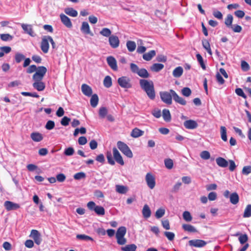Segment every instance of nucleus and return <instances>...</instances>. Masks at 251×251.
<instances>
[{
    "label": "nucleus",
    "mask_w": 251,
    "mask_h": 251,
    "mask_svg": "<svg viewBox=\"0 0 251 251\" xmlns=\"http://www.w3.org/2000/svg\"><path fill=\"white\" fill-rule=\"evenodd\" d=\"M165 167L168 169H171L173 167V161L171 159H166L164 160Z\"/></svg>",
    "instance_id": "obj_51"
},
{
    "label": "nucleus",
    "mask_w": 251,
    "mask_h": 251,
    "mask_svg": "<svg viewBox=\"0 0 251 251\" xmlns=\"http://www.w3.org/2000/svg\"><path fill=\"white\" fill-rule=\"evenodd\" d=\"M55 126V123L53 121L50 120L47 122L45 126V128L48 130L52 129Z\"/></svg>",
    "instance_id": "obj_59"
},
{
    "label": "nucleus",
    "mask_w": 251,
    "mask_h": 251,
    "mask_svg": "<svg viewBox=\"0 0 251 251\" xmlns=\"http://www.w3.org/2000/svg\"><path fill=\"white\" fill-rule=\"evenodd\" d=\"M140 87L147 94L148 97L151 100L155 98V92L152 81L146 79H141L139 80Z\"/></svg>",
    "instance_id": "obj_1"
},
{
    "label": "nucleus",
    "mask_w": 251,
    "mask_h": 251,
    "mask_svg": "<svg viewBox=\"0 0 251 251\" xmlns=\"http://www.w3.org/2000/svg\"><path fill=\"white\" fill-rule=\"evenodd\" d=\"M184 126L187 129H193L197 128L198 126L197 123L192 120H186L184 122Z\"/></svg>",
    "instance_id": "obj_18"
},
{
    "label": "nucleus",
    "mask_w": 251,
    "mask_h": 251,
    "mask_svg": "<svg viewBox=\"0 0 251 251\" xmlns=\"http://www.w3.org/2000/svg\"><path fill=\"white\" fill-rule=\"evenodd\" d=\"M81 31L84 34H89L93 36V33L91 32L88 23L86 22H83L80 28Z\"/></svg>",
    "instance_id": "obj_17"
},
{
    "label": "nucleus",
    "mask_w": 251,
    "mask_h": 251,
    "mask_svg": "<svg viewBox=\"0 0 251 251\" xmlns=\"http://www.w3.org/2000/svg\"><path fill=\"white\" fill-rule=\"evenodd\" d=\"M130 67L131 72L137 74L140 77L146 78L150 76V75L146 69L144 68L139 69L138 66L134 63H131Z\"/></svg>",
    "instance_id": "obj_2"
},
{
    "label": "nucleus",
    "mask_w": 251,
    "mask_h": 251,
    "mask_svg": "<svg viewBox=\"0 0 251 251\" xmlns=\"http://www.w3.org/2000/svg\"><path fill=\"white\" fill-rule=\"evenodd\" d=\"M47 69L45 67H38L35 73L32 76L33 80L34 81L42 80L46 73H47Z\"/></svg>",
    "instance_id": "obj_4"
},
{
    "label": "nucleus",
    "mask_w": 251,
    "mask_h": 251,
    "mask_svg": "<svg viewBox=\"0 0 251 251\" xmlns=\"http://www.w3.org/2000/svg\"><path fill=\"white\" fill-rule=\"evenodd\" d=\"M48 38H49V36H44L42 38V41L41 42V49L42 51L45 53H48L49 50L50 40Z\"/></svg>",
    "instance_id": "obj_9"
},
{
    "label": "nucleus",
    "mask_w": 251,
    "mask_h": 251,
    "mask_svg": "<svg viewBox=\"0 0 251 251\" xmlns=\"http://www.w3.org/2000/svg\"><path fill=\"white\" fill-rule=\"evenodd\" d=\"M32 85L35 89L39 91H43L45 88V84L42 80L34 81Z\"/></svg>",
    "instance_id": "obj_23"
},
{
    "label": "nucleus",
    "mask_w": 251,
    "mask_h": 251,
    "mask_svg": "<svg viewBox=\"0 0 251 251\" xmlns=\"http://www.w3.org/2000/svg\"><path fill=\"white\" fill-rule=\"evenodd\" d=\"M248 240V237L246 234H242L239 237V241L241 244H245Z\"/></svg>",
    "instance_id": "obj_54"
},
{
    "label": "nucleus",
    "mask_w": 251,
    "mask_h": 251,
    "mask_svg": "<svg viewBox=\"0 0 251 251\" xmlns=\"http://www.w3.org/2000/svg\"><path fill=\"white\" fill-rule=\"evenodd\" d=\"M111 31L108 28H103L100 32V34L106 37L111 36Z\"/></svg>",
    "instance_id": "obj_43"
},
{
    "label": "nucleus",
    "mask_w": 251,
    "mask_h": 251,
    "mask_svg": "<svg viewBox=\"0 0 251 251\" xmlns=\"http://www.w3.org/2000/svg\"><path fill=\"white\" fill-rule=\"evenodd\" d=\"M156 54V52L154 50H151L149 52L143 54V58L146 61H150L153 57Z\"/></svg>",
    "instance_id": "obj_27"
},
{
    "label": "nucleus",
    "mask_w": 251,
    "mask_h": 251,
    "mask_svg": "<svg viewBox=\"0 0 251 251\" xmlns=\"http://www.w3.org/2000/svg\"><path fill=\"white\" fill-rule=\"evenodd\" d=\"M21 26L25 33L32 37H34L35 34L33 31L32 25H30L22 24Z\"/></svg>",
    "instance_id": "obj_20"
},
{
    "label": "nucleus",
    "mask_w": 251,
    "mask_h": 251,
    "mask_svg": "<svg viewBox=\"0 0 251 251\" xmlns=\"http://www.w3.org/2000/svg\"><path fill=\"white\" fill-rule=\"evenodd\" d=\"M162 116L166 122H170L171 120V114L168 109H164L163 110Z\"/></svg>",
    "instance_id": "obj_34"
},
{
    "label": "nucleus",
    "mask_w": 251,
    "mask_h": 251,
    "mask_svg": "<svg viewBox=\"0 0 251 251\" xmlns=\"http://www.w3.org/2000/svg\"><path fill=\"white\" fill-rule=\"evenodd\" d=\"M75 150L72 147H69L66 149L64 151V153L66 156H71L74 154Z\"/></svg>",
    "instance_id": "obj_56"
},
{
    "label": "nucleus",
    "mask_w": 251,
    "mask_h": 251,
    "mask_svg": "<svg viewBox=\"0 0 251 251\" xmlns=\"http://www.w3.org/2000/svg\"><path fill=\"white\" fill-rule=\"evenodd\" d=\"M30 137L33 141L36 142H40L43 139L42 134L38 132L31 133L30 134Z\"/></svg>",
    "instance_id": "obj_24"
},
{
    "label": "nucleus",
    "mask_w": 251,
    "mask_h": 251,
    "mask_svg": "<svg viewBox=\"0 0 251 251\" xmlns=\"http://www.w3.org/2000/svg\"><path fill=\"white\" fill-rule=\"evenodd\" d=\"M126 229L125 226L120 227L116 233V237L118 244L123 245L126 243V239L124 237Z\"/></svg>",
    "instance_id": "obj_3"
},
{
    "label": "nucleus",
    "mask_w": 251,
    "mask_h": 251,
    "mask_svg": "<svg viewBox=\"0 0 251 251\" xmlns=\"http://www.w3.org/2000/svg\"><path fill=\"white\" fill-rule=\"evenodd\" d=\"M116 191L120 194H126L127 191V188L124 185H117L116 186Z\"/></svg>",
    "instance_id": "obj_39"
},
{
    "label": "nucleus",
    "mask_w": 251,
    "mask_h": 251,
    "mask_svg": "<svg viewBox=\"0 0 251 251\" xmlns=\"http://www.w3.org/2000/svg\"><path fill=\"white\" fill-rule=\"evenodd\" d=\"M71 119L65 116L61 120L60 123L63 126H67L69 125Z\"/></svg>",
    "instance_id": "obj_63"
},
{
    "label": "nucleus",
    "mask_w": 251,
    "mask_h": 251,
    "mask_svg": "<svg viewBox=\"0 0 251 251\" xmlns=\"http://www.w3.org/2000/svg\"><path fill=\"white\" fill-rule=\"evenodd\" d=\"M196 57H197L198 61L199 62V63L201 65V68L203 70H205V68H206V67H205V64L204 63V62H203V58H202V56H201V55L200 54H199V53L197 54Z\"/></svg>",
    "instance_id": "obj_52"
},
{
    "label": "nucleus",
    "mask_w": 251,
    "mask_h": 251,
    "mask_svg": "<svg viewBox=\"0 0 251 251\" xmlns=\"http://www.w3.org/2000/svg\"><path fill=\"white\" fill-rule=\"evenodd\" d=\"M144 134V131L137 128L133 129L131 133V136L134 138H138Z\"/></svg>",
    "instance_id": "obj_32"
},
{
    "label": "nucleus",
    "mask_w": 251,
    "mask_h": 251,
    "mask_svg": "<svg viewBox=\"0 0 251 251\" xmlns=\"http://www.w3.org/2000/svg\"><path fill=\"white\" fill-rule=\"evenodd\" d=\"M251 216V204H249L246 207L243 217L245 218H248Z\"/></svg>",
    "instance_id": "obj_47"
},
{
    "label": "nucleus",
    "mask_w": 251,
    "mask_h": 251,
    "mask_svg": "<svg viewBox=\"0 0 251 251\" xmlns=\"http://www.w3.org/2000/svg\"><path fill=\"white\" fill-rule=\"evenodd\" d=\"M109 43L110 46L114 49L118 48L120 44V40L119 38L116 36L112 35L109 37Z\"/></svg>",
    "instance_id": "obj_15"
},
{
    "label": "nucleus",
    "mask_w": 251,
    "mask_h": 251,
    "mask_svg": "<svg viewBox=\"0 0 251 251\" xmlns=\"http://www.w3.org/2000/svg\"><path fill=\"white\" fill-rule=\"evenodd\" d=\"M182 94L185 97H189L191 95L192 91L188 87H184L181 90Z\"/></svg>",
    "instance_id": "obj_53"
},
{
    "label": "nucleus",
    "mask_w": 251,
    "mask_h": 251,
    "mask_svg": "<svg viewBox=\"0 0 251 251\" xmlns=\"http://www.w3.org/2000/svg\"><path fill=\"white\" fill-rule=\"evenodd\" d=\"M170 92L171 93L173 99L175 102L182 105H185L186 104V101L184 99L179 97L174 90L171 89Z\"/></svg>",
    "instance_id": "obj_12"
},
{
    "label": "nucleus",
    "mask_w": 251,
    "mask_h": 251,
    "mask_svg": "<svg viewBox=\"0 0 251 251\" xmlns=\"http://www.w3.org/2000/svg\"><path fill=\"white\" fill-rule=\"evenodd\" d=\"M85 177L86 174L83 172L77 173L74 176V179L76 180H79L82 178H84Z\"/></svg>",
    "instance_id": "obj_58"
},
{
    "label": "nucleus",
    "mask_w": 251,
    "mask_h": 251,
    "mask_svg": "<svg viewBox=\"0 0 251 251\" xmlns=\"http://www.w3.org/2000/svg\"><path fill=\"white\" fill-rule=\"evenodd\" d=\"M165 213V210L164 208H160L157 209L155 212V216L157 219H160L162 217Z\"/></svg>",
    "instance_id": "obj_45"
},
{
    "label": "nucleus",
    "mask_w": 251,
    "mask_h": 251,
    "mask_svg": "<svg viewBox=\"0 0 251 251\" xmlns=\"http://www.w3.org/2000/svg\"><path fill=\"white\" fill-rule=\"evenodd\" d=\"M183 218L186 222H190L192 220V217L189 211H185L183 213Z\"/></svg>",
    "instance_id": "obj_48"
},
{
    "label": "nucleus",
    "mask_w": 251,
    "mask_h": 251,
    "mask_svg": "<svg viewBox=\"0 0 251 251\" xmlns=\"http://www.w3.org/2000/svg\"><path fill=\"white\" fill-rule=\"evenodd\" d=\"M81 91L84 95L88 97L91 96L93 93L92 88L86 84L81 85Z\"/></svg>",
    "instance_id": "obj_22"
},
{
    "label": "nucleus",
    "mask_w": 251,
    "mask_h": 251,
    "mask_svg": "<svg viewBox=\"0 0 251 251\" xmlns=\"http://www.w3.org/2000/svg\"><path fill=\"white\" fill-rule=\"evenodd\" d=\"M29 237L34 240V242L39 245L42 242V238L40 233L36 229H32Z\"/></svg>",
    "instance_id": "obj_10"
},
{
    "label": "nucleus",
    "mask_w": 251,
    "mask_h": 251,
    "mask_svg": "<svg viewBox=\"0 0 251 251\" xmlns=\"http://www.w3.org/2000/svg\"><path fill=\"white\" fill-rule=\"evenodd\" d=\"M164 66L160 63H154L151 67V70L155 72H158L163 69Z\"/></svg>",
    "instance_id": "obj_31"
},
{
    "label": "nucleus",
    "mask_w": 251,
    "mask_h": 251,
    "mask_svg": "<svg viewBox=\"0 0 251 251\" xmlns=\"http://www.w3.org/2000/svg\"><path fill=\"white\" fill-rule=\"evenodd\" d=\"M112 79L111 77L107 75L105 77L103 80V85L106 88H109L112 86Z\"/></svg>",
    "instance_id": "obj_40"
},
{
    "label": "nucleus",
    "mask_w": 251,
    "mask_h": 251,
    "mask_svg": "<svg viewBox=\"0 0 251 251\" xmlns=\"http://www.w3.org/2000/svg\"><path fill=\"white\" fill-rule=\"evenodd\" d=\"M117 147L118 149L122 151V152L127 157H132V152L126 144L122 141H118L117 142Z\"/></svg>",
    "instance_id": "obj_5"
},
{
    "label": "nucleus",
    "mask_w": 251,
    "mask_h": 251,
    "mask_svg": "<svg viewBox=\"0 0 251 251\" xmlns=\"http://www.w3.org/2000/svg\"><path fill=\"white\" fill-rule=\"evenodd\" d=\"M220 132L221 135V138L224 141H226L227 136H226V129L225 126H221L220 127Z\"/></svg>",
    "instance_id": "obj_42"
},
{
    "label": "nucleus",
    "mask_w": 251,
    "mask_h": 251,
    "mask_svg": "<svg viewBox=\"0 0 251 251\" xmlns=\"http://www.w3.org/2000/svg\"><path fill=\"white\" fill-rule=\"evenodd\" d=\"M207 243L202 240L194 239L189 241V245L190 246L196 248H202L206 245Z\"/></svg>",
    "instance_id": "obj_13"
},
{
    "label": "nucleus",
    "mask_w": 251,
    "mask_h": 251,
    "mask_svg": "<svg viewBox=\"0 0 251 251\" xmlns=\"http://www.w3.org/2000/svg\"><path fill=\"white\" fill-rule=\"evenodd\" d=\"M119 85L122 88H130L132 85L130 83V79L126 76H122L118 79Z\"/></svg>",
    "instance_id": "obj_7"
},
{
    "label": "nucleus",
    "mask_w": 251,
    "mask_h": 251,
    "mask_svg": "<svg viewBox=\"0 0 251 251\" xmlns=\"http://www.w3.org/2000/svg\"><path fill=\"white\" fill-rule=\"evenodd\" d=\"M202 44L203 47L207 50V52L211 55L212 54V52L209 42L206 39L203 40L202 41Z\"/></svg>",
    "instance_id": "obj_36"
},
{
    "label": "nucleus",
    "mask_w": 251,
    "mask_h": 251,
    "mask_svg": "<svg viewBox=\"0 0 251 251\" xmlns=\"http://www.w3.org/2000/svg\"><path fill=\"white\" fill-rule=\"evenodd\" d=\"M183 73V69L181 67H176L173 72V75L175 77H180Z\"/></svg>",
    "instance_id": "obj_37"
},
{
    "label": "nucleus",
    "mask_w": 251,
    "mask_h": 251,
    "mask_svg": "<svg viewBox=\"0 0 251 251\" xmlns=\"http://www.w3.org/2000/svg\"><path fill=\"white\" fill-rule=\"evenodd\" d=\"M142 214L145 218H148L151 215V209L147 204H145L142 209Z\"/></svg>",
    "instance_id": "obj_26"
},
{
    "label": "nucleus",
    "mask_w": 251,
    "mask_h": 251,
    "mask_svg": "<svg viewBox=\"0 0 251 251\" xmlns=\"http://www.w3.org/2000/svg\"><path fill=\"white\" fill-rule=\"evenodd\" d=\"M136 43L134 41H128L126 42V47L130 52L133 51L136 49Z\"/></svg>",
    "instance_id": "obj_38"
},
{
    "label": "nucleus",
    "mask_w": 251,
    "mask_h": 251,
    "mask_svg": "<svg viewBox=\"0 0 251 251\" xmlns=\"http://www.w3.org/2000/svg\"><path fill=\"white\" fill-rule=\"evenodd\" d=\"M181 185H182V183L181 182H177L173 187L172 189V192L173 193H176V192H178V191L179 190Z\"/></svg>",
    "instance_id": "obj_64"
},
{
    "label": "nucleus",
    "mask_w": 251,
    "mask_h": 251,
    "mask_svg": "<svg viewBox=\"0 0 251 251\" xmlns=\"http://www.w3.org/2000/svg\"><path fill=\"white\" fill-rule=\"evenodd\" d=\"M87 206L89 210L94 211L98 215H104L105 214L104 208L101 206L96 205L95 203L92 201L88 202Z\"/></svg>",
    "instance_id": "obj_6"
},
{
    "label": "nucleus",
    "mask_w": 251,
    "mask_h": 251,
    "mask_svg": "<svg viewBox=\"0 0 251 251\" xmlns=\"http://www.w3.org/2000/svg\"><path fill=\"white\" fill-rule=\"evenodd\" d=\"M107 64L110 68L114 71H117L118 67L117 65V61L115 58L113 56H108L106 59Z\"/></svg>",
    "instance_id": "obj_19"
},
{
    "label": "nucleus",
    "mask_w": 251,
    "mask_h": 251,
    "mask_svg": "<svg viewBox=\"0 0 251 251\" xmlns=\"http://www.w3.org/2000/svg\"><path fill=\"white\" fill-rule=\"evenodd\" d=\"M241 69L244 72H247L250 70V66L249 64L245 61H241Z\"/></svg>",
    "instance_id": "obj_57"
},
{
    "label": "nucleus",
    "mask_w": 251,
    "mask_h": 251,
    "mask_svg": "<svg viewBox=\"0 0 251 251\" xmlns=\"http://www.w3.org/2000/svg\"><path fill=\"white\" fill-rule=\"evenodd\" d=\"M137 246L134 244L126 245L121 248L122 251H136Z\"/></svg>",
    "instance_id": "obj_33"
},
{
    "label": "nucleus",
    "mask_w": 251,
    "mask_h": 251,
    "mask_svg": "<svg viewBox=\"0 0 251 251\" xmlns=\"http://www.w3.org/2000/svg\"><path fill=\"white\" fill-rule=\"evenodd\" d=\"M213 15L216 18L221 20L223 19V14L222 13L216 9H214L213 11Z\"/></svg>",
    "instance_id": "obj_62"
},
{
    "label": "nucleus",
    "mask_w": 251,
    "mask_h": 251,
    "mask_svg": "<svg viewBox=\"0 0 251 251\" xmlns=\"http://www.w3.org/2000/svg\"><path fill=\"white\" fill-rule=\"evenodd\" d=\"M216 162L217 164L221 167L226 168L227 167L228 165V162L226 161L225 158L219 157L216 159Z\"/></svg>",
    "instance_id": "obj_25"
},
{
    "label": "nucleus",
    "mask_w": 251,
    "mask_h": 251,
    "mask_svg": "<svg viewBox=\"0 0 251 251\" xmlns=\"http://www.w3.org/2000/svg\"><path fill=\"white\" fill-rule=\"evenodd\" d=\"M25 58V56L23 54L18 52L15 53L14 59L17 63H20Z\"/></svg>",
    "instance_id": "obj_41"
},
{
    "label": "nucleus",
    "mask_w": 251,
    "mask_h": 251,
    "mask_svg": "<svg viewBox=\"0 0 251 251\" xmlns=\"http://www.w3.org/2000/svg\"><path fill=\"white\" fill-rule=\"evenodd\" d=\"M4 206L7 211L17 210L20 207L19 204L8 201L4 202Z\"/></svg>",
    "instance_id": "obj_14"
},
{
    "label": "nucleus",
    "mask_w": 251,
    "mask_h": 251,
    "mask_svg": "<svg viewBox=\"0 0 251 251\" xmlns=\"http://www.w3.org/2000/svg\"><path fill=\"white\" fill-rule=\"evenodd\" d=\"M106 158L109 164L112 165H114L115 164V161L113 159L112 155L110 151H107L106 152Z\"/></svg>",
    "instance_id": "obj_55"
},
{
    "label": "nucleus",
    "mask_w": 251,
    "mask_h": 251,
    "mask_svg": "<svg viewBox=\"0 0 251 251\" xmlns=\"http://www.w3.org/2000/svg\"><path fill=\"white\" fill-rule=\"evenodd\" d=\"M0 39L3 41H11L13 39L12 36L9 34H1L0 35Z\"/></svg>",
    "instance_id": "obj_49"
},
{
    "label": "nucleus",
    "mask_w": 251,
    "mask_h": 251,
    "mask_svg": "<svg viewBox=\"0 0 251 251\" xmlns=\"http://www.w3.org/2000/svg\"><path fill=\"white\" fill-rule=\"evenodd\" d=\"M76 238L77 239L82 240L93 241V239L92 237H91L90 236H89L88 235H85V234H77L76 235Z\"/></svg>",
    "instance_id": "obj_50"
},
{
    "label": "nucleus",
    "mask_w": 251,
    "mask_h": 251,
    "mask_svg": "<svg viewBox=\"0 0 251 251\" xmlns=\"http://www.w3.org/2000/svg\"><path fill=\"white\" fill-rule=\"evenodd\" d=\"M183 229L186 231L190 232H197V230L192 225L189 224H183L182 226Z\"/></svg>",
    "instance_id": "obj_28"
},
{
    "label": "nucleus",
    "mask_w": 251,
    "mask_h": 251,
    "mask_svg": "<svg viewBox=\"0 0 251 251\" xmlns=\"http://www.w3.org/2000/svg\"><path fill=\"white\" fill-rule=\"evenodd\" d=\"M90 99V104L93 107H95L97 106L99 102V98L97 94L91 95Z\"/></svg>",
    "instance_id": "obj_35"
},
{
    "label": "nucleus",
    "mask_w": 251,
    "mask_h": 251,
    "mask_svg": "<svg viewBox=\"0 0 251 251\" xmlns=\"http://www.w3.org/2000/svg\"><path fill=\"white\" fill-rule=\"evenodd\" d=\"M64 12L66 14L73 17H76L78 14L77 11L71 7L66 8L64 10Z\"/></svg>",
    "instance_id": "obj_29"
},
{
    "label": "nucleus",
    "mask_w": 251,
    "mask_h": 251,
    "mask_svg": "<svg viewBox=\"0 0 251 251\" xmlns=\"http://www.w3.org/2000/svg\"><path fill=\"white\" fill-rule=\"evenodd\" d=\"M146 181L148 187L152 189L155 185V180L154 176L151 173H147L146 177Z\"/></svg>",
    "instance_id": "obj_11"
},
{
    "label": "nucleus",
    "mask_w": 251,
    "mask_h": 251,
    "mask_svg": "<svg viewBox=\"0 0 251 251\" xmlns=\"http://www.w3.org/2000/svg\"><path fill=\"white\" fill-rule=\"evenodd\" d=\"M200 156L203 159L207 160L210 158V154L208 151H204L201 153Z\"/></svg>",
    "instance_id": "obj_60"
},
{
    "label": "nucleus",
    "mask_w": 251,
    "mask_h": 251,
    "mask_svg": "<svg viewBox=\"0 0 251 251\" xmlns=\"http://www.w3.org/2000/svg\"><path fill=\"white\" fill-rule=\"evenodd\" d=\"M108 113L107 109L105 107H100L99 109V114L101 118H104Z\"/></svg>",
    "instance_id": "obj_46"
},
{
    "label": "nucleus",
    "mask_w": 251,
    "mask_h": 251,
    "mask_svg": "<svg viewBox=\"0 0 251 251\" xmlns=\"http://www.w3.org/2000/svg\"><path fill=\"white\" fill-rule=\"evenodd\" d=\"M230 202L233 204H236L239 200V197L238 194L236 192L230 194L229 196Z\"/></svg>",
    "instance_id": "obj_30"
},
{
    "label": "nucleus",
    "mask_w": 251,
    "mask_h": 251,
    "mask_svg": "<svg viewBox=\"0 0 251 251\" xmlns=\"http://www.w3.org/2000/svg\"><path fill=\"white\" fill-rule=\"evenodd\" d=\"M113 156L116 161L121 165H124V161L119 151L116 148L113 149Z\"/></svg>",
    "instance_id": "obj_16"
},
{
    "label": "nucleus",
    "mask_w": 251,
    "mask_h": 251,
    "mask_svg": "<svg viewBox=\"0 0 251 251\" xmlns=\"http://www.w3.org/2000/svg\"><path fill=\"white\" fill-rule=\"evenodd\" d=\"M60 17L62 23L67 27L71 28L72 27V24L71 20L69 17L64 15V14H61Z\"/></svg>",
    "instance_id": "obj_21"
},
{
    "label": "nucleus",
    "mask_w": 251,
    "mask_h": 251,
    "mask_svg": "<svg viewBox=\"0 0 251 251\" xmlns=\"http://www.w3.org/2000/svg\"><path fill=\"white\" fill-rule=\"evenodd\" d=\"M242 173L243 175H248L249 174L251 173V166H244L242 169Z\"/></svg>",
    "instance_id": "obj_61"
},
{
    "label": "nucleus",
    "mask_w": 251,
    "mask_h": 251,
    "mask_svg": "<svg viewBox=\"0 0 251 251\" xmlns=\"http://www.w3.org/2000/svg\"><path fill=\"white\" fill-rule=\"evenodd\" d=\"M161 100L167 104H171L172 103V95L171 93L164 91L160 93Z\"/></svg>",
    "instance_id": "obj_8"
},
{
    "label": "nucleus",
    "mask_w": 251,
    "mask_h": 251,
    "mask_svg": "<svg viewBox=\"0 0 251 251\" xmlns=\"http://www.w3.org/2000/svg\"><path fill=\"white\" fill-rule=\"evenodd\" d=\"M233 21V16L231 14H228L225 19V24L228 27H231Z\"/></svg>",
    "instance_id": "obj_44"
}]
</instances>
